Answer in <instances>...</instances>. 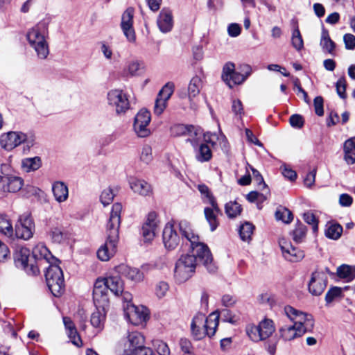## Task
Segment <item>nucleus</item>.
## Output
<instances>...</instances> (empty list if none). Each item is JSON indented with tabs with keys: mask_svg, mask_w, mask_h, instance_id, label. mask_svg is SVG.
Returning a JSON list of instances; mask_svg holds the SVG:
<instances>
[{
	"mask_svg": "<svg viewBox=\"0 0 355 355\" xmlns=\"http://www.w3.org/2000/svg\"><path fill=\"white\" fill-rule=\"evenodd\" d=\"M123 209L121 203H114L106 227V240L96 252L97 257L101 261H107L112 259L117 251L119 239V227L121 214Z\"/></svg>",
	"mask_w": 355,
	"mask_h": 355,
	"instance_id": "nucleus-1",
	"label": "nucleus"
},
{
	"mask_svg": "<svg viewBox=\"0 0 355 355\" xmlns=\"http://www.w3.org/2000/svg\"><path fill=\"white\" fill-rule=\"evenodd\" d=\"M179 227L182 236L190 243V256L196 258V263H201L209 272H215L216 268L212 263L213 258L208 246L199 241V236L194 233L188 222L181 221Z\"/></svg>",
	"mask_w": 355,
	"mask_h": 355,
	"instance_id": "nucleus-2",
	"label": "nucleus"
},
{
	"mask_svg": "<svg viewBox=\"0 0 355 355\" xmlns=\"http://www.w3.org/2000/svg\"><path fill=\"white\" fill-rule=\"evenodd\" d=\"M124 290L123 281L119 275H109L98 278L94 285L93 299L94 302L107 304V293L110 291L119 296Z\"/></svg>",
	"mask_w": 355,
	"mask_h": 355,
	"instance_id": "nucleus-3",
	"label": "nucleus"
},
{
	"mask_svg": "<svg viewBox=\"0 0 355 355\" xmlns=\"http://www.w3.org/2000/svg\"><path fill=\"white\" fill-rule=\"evenodd\" d=\"M48 23L41 21L28 29L26 39L39 59L44 60L49 54V46L47 42Z\"/></svg>",
	"mask_w": 355,
	"mask_h": 355,
	"instance_id": "nucleus-4",
	"label": "nucleus"
},
{
	"mask_svg": "<svg viewBox=\"0 0 355 355\" xmlns=\"http://www.w3.org/2000/svg\"><path fill=\"white\" fill-rule=\"evenodd\" d=\"M218 322L219 315L216 312L211 313L207 318L203 313H197L191 323L193 336L196 340H200L205 336H213L216 333Z\"/></svg>",
	"mask_w": 355,
	"mask_h": 355,
	"instance_id": "nucleus-5",
	"label": "nucleus"
},
{
	"mask_svg": "<svg viewBox=\"0 0 355 355\" xmlns=\"http://www.w3.org/2000/svg\"><path fill=\"white\" fill-rule=\"evenodd\" d=\"M129 94L123 89L113 88L106 94L107 105L113 110L117 116H123L130 108Z\"/></svg>",
	"mask_w": 355,
	"mask_h": 355,
	"instance_id": "nucleus-6",
	"label": "nucleus"
},
{
	"mask_svg": "<svg viewBox=\"0 0 355 355\" xmlns=\"http://www.w3.org/2000/svg\"><path fill=\"white\" fill-rule=\"evenodd\" d=\"M45 270V277L47 286L55 297L60 296L64 291L63 272L58 262H53L43 268Z\"/></svg>",
	"mask_w": 355,
	"mask_h": 355,
	"instance_id": "nucleus-7",
	"label": "nucleus"
},
{
	"mask_svg": "<svg viewBox=\"0 0 355 355\" xmlns=\"http://www.w3.org/2000/svg\"><path fill=\"white\" fill-rule=\"evenodd\" d=\"M21 144L30 148L34 144V139L20 131H10L0 136V147L6 151H12Z\"/></svg>",
	"mask_w": 355,
	"mask_h": 355,
	"instance_id": "nucleus-8",
	"label": "nucleus"
},
{
	"mask_svg": "<svg viewBox=\"0 0 355 355\" xmlns=\"http://www.w3.org/2000/svg\"><path fill=\"white\" fill-rule=\"evenodd\" d=\"M197 265L196 258L190 256V254L181 256L177 261L175 267V280L179 283L187 282L194 274Z\"/></svg>",
	"mask_w": 355,
	"mask_h": 355,
	"instance_id": "nucleus-9",
	"label": "nucleus"
},
{
	"mask_svg": "<svg viewBox=\"0 0 355 355\" xmlns=\"http://www.w3.org/2000/svg\"><path fill=\"white\" fill-rule=\"evenodd\" d=\"M284 312L293 324L302 330V333L304 334L306 332L312 331L314 327L312 315L297 310L291 306H285Z\"/></svg>",
	"mask_w": 355,
	"mask_h": 355,
	"instance_id": "nucleus-10",
	"label": "nucleus"
},
{
	"mask_svg": "<svg viewBox=\"0 0 355 355\" xmlns=\"http://www.w3.org/2000/svg\"><path fill=\"white\" fill-rule=\"evenodd\" d=\"M145 345V338L137 331H128L119 343L121 355H132Z\"/></svg>",
	"mask_w": 355,
	"mask_h": 355,
	"instance_id": "nucleus-11",
	"label": "nucleus"
},
{
	"mask_svg": "<svg viewBox=\"0 0 355 355\" xmlns=\"http://www.w3.org/2000/svg\"><path fill=\"white\" fill-rule=\"evenodd\" d=\"M275 331V327L272 320L265 318L259 322L258 325L248 324L246 333L254 342H259L269 338Z\"/></svg>",
	"mask_w": 355,
	"mask_h": 355,
	"instance_id": "nucleus-12",
	"label": "nucleus"
},
{
	"mask_svg": "<svg viewBox=\"0 0 355 355\" xmlns=\"http://www.w3.org/2000/svg\"><path fill=\"white\" fill-rule=\"evenodd\" d=\"M33 256L37 260V265H31V270L33 275L40 272V268H46L53 262H58L48 248L42 243L37 244L33 249Z\"/></svg>",
	"mask_w": 355,
	"mask_h": 355,
	"instance_id": "nucleus-13",
	"label": "nucleus"
},
{
	"mask_svg": "<svg viewBox=\"0 0 355 355\" xmlns=\"http://www.w3.org/2000/svg\"><path fill=\"white\" fill-rule=\"evenodd\" d=\"M34 232L35 223L31 214L21 215L15 225L14 238L28 241L33 236Z\"/></svg>",
	"mask_w": 355,
	"mask_h": 355,
	"instance_id": "nucleus-14",
	"label": "nucleus"
},
{
	"mask_svg": "<svg viewBox=\"0 0 355 355\" xmlns=\"http://www.w3.org/2000/svg\"><path fill=\"white\" fill-rule=\"evenodd\" d=\"M160 225L158 214L150 211L141 227V236L145 243H150L156 236Z\"/></svg>",
	"mask_w": 355,
	"mask_h": 355,
	"instance_id": "nucleus-15",
	"label": "nucleus"
},
{
	"mask_svg": "<svg viewBox=\"0 0 355 355\" xmlns=\"http://www.w3.org/2000/svg\"><path fill=\"white\" fill-rule=\"evenodd\" d=\"M151 120L150 112L146 109L140 110L136 114L133 123V130L139 137H146L151 133L149 124Z\"/></svg>",
	"mask_w": 355,
	"mask_h": 355,
	"instance_id": "nucleus-16",
	"label": "nucleus"
},
{
	"mask_svg": "<svg viewBox=\"0 0 355 355\" xmlns=\"http://www.w3.org/2000/svg\"><path fill=\"white\" fill-rule=\"evenodd\" d=\"M175 85L173 83H167L159 92L154 106L155 114L161 115L167 106L168 101L174 92Z\"/></svg>",
	"mask_w": 355,
	"mask_h": 355,
	"instance_id": "nucleus-17",
	"label": "nucleus"
},
{
	"mask_svg": "<svg viewBox=\"0 0 355 355\" xmlns=\"http://www.w3.org/2000/svg\"><path fill=\"white\" fill-rule=\"evenodd\" d=\"M328 282L327 275L322 271L312 273L308 284L309 292L315 296L320 295L325 290Z\"/></svg>",
	"mask_w": 355,
	"mask_h": 355,
	"instance_id": "nucleus-18",
	"label": "nucleus"
},
{
	"mask_svg": "<svg viewBox=\"0 0 355 355\" xmlns=\"http://www.w3.org/2000/svg\"><path fill=\"white\" fill-rule=\"evenodd\" d=\"M221 77L230 88L242 84L246 80V76L235 71V65L232 62H227L223 66Z\"/></svg>",
	"mask_w": 355,
	"mask_h": 355,
	"instance_id": "nucleus-19",
	"label": "nucleus"
},
{
	"mask_svg": "<svg viewBox=\"0 0 355 355\" xmlns=\"http://www.w3.org/2000/svg\"><path fill=\"white\" fill-rule=\"evenodd\" d=\"M133 22L134 9L132 8H128L122 14L120 26L123 35L130 42H135L136 40Z\"/></svg>",
	"mask_w": 355,
	"mask_h": 355,
	"instance_id": "nucleus-20",
	"label": "nucleus"
},
{
	"mask_svg": "<svg viewBox=\"0 0 355 355\" xmlns=\"http://www.w3.org/2000/svg\"><path fill=\"white\" fill-rule=\"evenodd\" d=\"M124 311L126 318L134 325L142 324L148 319V310L144 306L126 304Z\"/></svg>",
	"mask_w": 355,
	"mask_h": 355,
	"instance_id": "nucleus-21",
	"label": "nucleus"
},
{
	"mask_svg": "<svg viewBox=\"0 0 355 355\" xmlns=\"http://www.w3.org/2000/svg\"><path fill=\"white\" fill-rule=\"evenodd\" d=\"M279 245L283 257L288 261L297 262L304 257V253L302 250L294 247L288 240L284 238L279 239Z\"/></svg>",
	"mask_w": 355,
	"mask_h": 355,
	"instance_id": "nucleus-22",
	"label": "nucleus"
},
{
	"mask_svg": "<svg viewBox=\"0 0 355 355\" xmlns=\"http://www.w3.org/2000/svg\"><path fill=\"white\" fill-rule=\"evenodd\" d=\"M24 185L23 179L16 175L0 176V192L16 193Z\"/></svg>",
	"mask_w": 355,
	"mask_h": 355,
	"instance_id": "nucleus-23",
	"label": "nucleus"
},
{
	"mask_svg": "<svg viewBox=\"0 0 355 355\" xmlns=\"http://www.w3.org/2000/svg\"><path fill=\"white\" fill-rule=\"evenodd\" d=\"M202 87V81L198 76H193L188 85V100L191 110H196L198 107V97Z\"/></svg>",
	"mask_w": 355,
	"mask_h": 355,
	"instance_id": "nucleus-24",
	"label": "nucleus"
},
{
	"mask_svg": "<svg viewBox=\"0 0 355 355\" xmlns=\"http://www.w3.org/2000/svg\"><path fill=\"white\" fill-rule=\"evenodd\" d=\"M162 239L164 246L169 250H174L180 243V237L174 229L173 223L168 222L163 230Z\"/></svg>",
	"mask_w": 355,
	"mask_h": 355,
	"instance_id": "nucleus-25",
	"label": "nucleus"
},
{
	"mask_svg": "<svg viewBox=\"0 0 355 355\" xmlns=\"http://www.w3.org/2000/svg\"><path fill=\"white\" fill-rule=\"evenodd\" d=\"M30 250L24 247L17 248L14 253V261L17 268L25 270L28 273H32L31 270L32 263H30Z\"/></svg>",
	"mask_w": 355,
	"mask_h": 355,
	"instance_id": "nucleus-26",
	"label": "nucleus"
},
{
	"mask_svg": "<svg viewBox=\"0 0 355 355\" xmlns=\"http://www.w3.org/2000/svg\"><path fill=\"white\" fill-rule=\"evenodd\" d=\"M131 190L141 196H150L153 193L152 186L142 179L130 177L128 180Z\"/></svg>",
	"mask_w": 355,
	"mask_h": 355,
	"instance_id": "nucleus-27",
	"label": "nucleus"
},
{
	"mask_svg": "<svg viewBox=\"0 0 355 355\" xmlns=\"http://www.w3.org/2000/svg\"><path fill=\"white\" fill-rule=\"evenodd\" d=\"M157 26L162 33H168L172 30L173 26V15L171 10L163 9L157 18Z\"/></svg>",
	"mask_w": 355,
	"mask_h": 355,
	"instance_id": "nucleus-28",
	"label": "nucleus"
},
{
	"mask_svg": "<svg viewBox=\"0 0 355 355\" xmlns=\"http://www.w3.org/2000/svg\"><path fill=\"white\" fill-rule=\"evenodd\" d=\"M210 205L211 207L205 208L204 214L205 218L210 226V230L213 232L219 225L218 215L220 213V209L217 203Z\"/></svg>",
	"mask_w": 355,
	"mask_h": 355,
	"instance_id": "nucleus-29",
	"label": "nucleus"
},
{
	"mask_svg": "<svg viewBox=\"0 0 355 355\" xmlns=\"http://www.w3.org/2000/svg\"><path fill=\"white\" fill-rule=\"evenodd\" d=\"M144 64L139 60H131L125 65L122 71V76L131 78L140 76L144 71Z\"/></svg>",
	"mask_w": 355,
	"mask_h": 355,
	"instance_id": "nucleus-30",
	"label": "nucleus"
},
{
	"mask_svg": "<svg viewBox=\"0 0 355 355\" xmlns=\"http://www.w3.org/2000/svg\"><path fill=\"white\" fill-rule=\"evenodd\" d=\"M52 192L55 200L58 203L67 200L69 198V189L67 185L62 181H56L52 184Z\"/></svg>",
	"mask_w": 355,
	"mask_h": 355,
	"instance_id": "nucleus-31",
	"label": "nucleus"
},
{
	"mask_svg": "<svg viewBox=\"0 0 355 355\" xmlns=\"http://www.w3.org/2000/svg\"><path fill=\"white\" fill-rule=\"evenodd\" d=\"M97 309L91 315V324L96 328L101 329L105 320V306L107 304L95 302Z\"/></svg>",
	"mask_w": 355,
	"mask_h": 355,
	"instance_id": "nucleus-32",
	"label": "nucleus"
},
{
	"mask_svg": "<svg viewBox=\"0 0 355 355\" xmlns=\"http://www.w3.org/2000/svg\"><path fill=\"white\" fill-rule=\"evenodd\" d=\"M279 336L284 341H291L304 335L300 329H297L293 324L282 327L279 330Z\"/></svg>",
	"mask_w": 355,
	"mask_h": 355,
	"instance_id": "nucleus-33",
	"label": "nucleus"
},
{
	"mask_svg": "<svg viewBox=\"0 0 355 355\" xmlns=\"http://www.w3.org/2000/svg\"><path fill=\"white\" fill-rule=\"evenodd\" d=\"M21 168L24 172L29 173L38 170L42 166L40 157H27L21 160Z\"/></svg>",
	"mask_w": 355,
	"mask_h": 355,
	"instance_id": "nucleus-34",
	"label": "nucleus"
},
{
	"mask_svg": "<svg viewBox=\"0 0 355 355\" xmlns=\"http://www.w3.org/2000/svg\"><path fill=\"white\" fill-rule=\"evenodd\" d=\"M345 159L350 164L355 163V137L347 139L344 144Z\"/></svg>",
	"mask_w": 355,
	"mask_h": 355,
	"instance_id": "nucleus-35",
	"label": "nucleus"
},
{
	"mask_svg": "<svg viewBox=\"0 0 355 355\" xmlns=\"http://www.w3.org/2000/svg\"><path fill=\"white\" fill-rule=\"evenodd\" d=\"M320 44L323 51L328 52L331 55H334L336 44L330 38L328 31L324 28L322 31Z\"/></svg>",
	"mask_w": 355,
	"mask_h": 355,
	"instance_id": "nucleus-36",
	"label": "nucleus"
},
{
	"mask_svg": "<svg viewBox=\"0 0 355 355\" xmlns=\"http://www.w3.org/2000/svg\"><path fill=\"white\" fill-rule=\"evenodd\" d=\"M120 271L123 273L128 279L135 282H141L143 280V273L136 268H130L127 266H120Z\"/></svg>",
	"mask_w": 355,
	"mask_h": 355,
	"instance_id": "nucleus-37",
	"label": "nucleus"
},
{
	"mask_svg": "<svg viewBox=\"0 0 355 355\" xmlns=\"http://www.w3.org/2000/svg\"><path fill=\"white\" fill-rule=\"evenodd\" d=\"M337 275L345 282H349L355 278V267L343 264L338 268Z\"/></svg>",
	"mask_w": 355,
	"mask_h": 355,
	"instance_id": "nucleus-38",
	"label": "nucleus"
},
{
	"mask_svg": "<svg viewBox=\"0 0 355 355\" xmlns=\"http://www.w3.org/2000/svg\"><path fill=\"white\" fill-rule=\"evenodd\" d=\"M196 148V157L198 161L200 162L209 161L211 157L212 153L209 146L205 144H200Z\"/></svg>",
	"mask_w": 355,
	"mask_h": 355,
	"instance_id": "nucleus-39",
	"label": "nucleus"
},
{
	"mask_svg": "<svg viewBox=\"0 0 355 355\" xmlns=\"http://www.w3.org/2000/svg\"><path fill=\"white\" fill-rule=\"evenodd\" d=\"M342 232L343 227L338 223H328L326 225L325 235L331 239H338Z\"/></svg>",
	"mask_w": 355,
	"mask_h": 355,
	"instance_id": "nucleus-40",
	"label": "nucleus"
},
{
	"mask_svg": "<svg viewBox=\"0 0 355 355\" xmlns=\"http://www.w3.org/2000/svg\"><path fill=\"white\" fill-rule=\"evenodd\" d=\"M205 137L201 131L189 129L186 141L190 142L193 148H197L204 140L207 141Z\"/></svg>",
	"mask_w": 355,
	"mask_h": 355,
	"instance_id": "nucleus-41",
	"label": "nucleus"
},
{
	"mask_svg": "<svg viewBox=\"0 0 355 355\" xmlns=\"http://www.w3.org/2000/svg\"><path fill=\"white\" fill-rule=\"evenodd\" d=\"M0 233L8 238L14 239V229L9 218L0 216Z\"/></svg>",
	"mask_w": 355,
	"mask_h": 355,
	"instance_id": "nucleus-42",
	"label": "nucleus"
},
{
	"mask_svg": "<svg viewBox=\"0 0 355 355\" xmlns=\"http://www.w3.org/2000/svg\"><path fill=\"white\" fill-rule=\"evenodd\" d=\"M225 211L229 218H234L241 214L242 207L236 201H230L225 205Z\"/></svg>",
	"mask_w": 355,
	"mask_h": 355,
	"instance_id": "nucleus-43",
	"label": "nucleus"
},
{
	"mask_svg": "<svg viewBox=\"0 0 355 355\" xmlns=\"http://www.w3.org/2000/svg\"><path fill=\"white\" fill-rule=\"evenodd\" d=\"M198 189L201 194V198L204 203L209 205H215V203H217L212 193L207 185L203 184H198Z\"/></svg>",
	"mask_w": 355,
	"mask_h": 355,
	"instance_id": "nucleus-44",
	"label": "nucleus"
},
{
	"mask_svg": "<svg viewBox=\"0 0 355 355\" xmlns=\"http://www.w3.org/2000/svg\"><path fill=\"white\" fill-rule=\"evenodd\" d=\"M254 226L252 224L245 222L239 229L241 239L244 241H249L253 233Z\"/></svg>",
	"mask_w": 355,
	"mask_h": 355,
	"instance_id": "nucleus-45",
	"label": "nucleus"
},
{
	"mask_svg": "<svg viewBox=\"0 0 355 355\" xmlns=\"http://www.w3.org/2000/svg\"><path fill=\"white\" fill-rule=\"evenodd\" d=\"M291 43L293 48L300 51L304 48V42L300 31L297 27L292 33Z\"/></svg>",
	"mask_w": 355,
	"mask_h": 355,
	"instance_id": "nucleus-46",
	"label": "nucleus"
},
{
	"mask_svg": "<svg viewBox=\"0 0 355 355\" xmlns=\"http://www.w3.org/2000/svg\"><path fill=\"white\" fill-rule=\"evenodd\" d=\"M306 232V227L302 223H297L296 225L295 228L292 232V236L293 240L300 243L302 241V239L305 237Z\"/></svg>",
	"mask_w": 355,
	"mask_h": 355,
	"instance_id": "nucleus-47",
	"label": "nucleus"
},
{
	"mask_svg": "<svg viewBox=\"0 0 355 355\" xmlns=\"http://www.w3.org/2000/svg\"><path fill=\"white\" fill-rule=\"evenodd\" d=\"M275 216L277 220H282L284 223H288L293 220V214L290 210L282 208L277 210Z\"/></svg>",
	"mask_w": 355,
	"mask_h": 355,
	"instance_id": "nucleus-48",
	"label": "nucleus"
},
{
	"mask_svg": "<svg viewBox=\"0 0 355 355\" xmlns=\"http://www.w3.org/2000/svg\"><path fill=\"white\" fill-rule=\"evenodd\" d=\"M342 295V288L335 286L331 288L325 295V300L327 303H331L337 298L340 297Z\"/></svg>",
	"mask_w": 355,
	"mask_h": 355,
	"instance_id": "nucleus-49",
	"label": "nucleus"
},
{
	"mask_svg": "<svg viewBox=\"0 0 355 355\" xmlns=\"http://www.w3.org/2000/svg\"><path fill=\"white\" fill-rule=\"evenodd\" d=\"M114 197V193L111 188L105 189L100 196V200L104 206L110 205Z\"/></svg>",
	"mask_w": 355,
	"mask_h": 355,
	"instance_id": "nucleus-50",
	"label": "nucleus"
},
{
	"mask_svg": "<svg viewBox=\"0 0 355 355\" xmlns=\"http://www.w3.org/2000/svg\"><path fill=\"white\" fill-rule=\"evenodd\" d=\"M153 346L159 355H170L171 354L168 345L162 340L155 341Z\"/></svg>",
	"mask_w": 355,
	"mask_h": 355,
	"instance_id": "nucleus-51",
	"label": "nucleus"
},
{
	"mask_svg": "<svg viewBox=\"0 0 355 355\" xmlns=\"http://www.w3.org/2000/svg\"><path fill=\"white\" fill-rule=\"evenodd\" d=\"M49 234L51 239L55 243H60L66 239L64 233L59 227L52 228Z\"/></svg>",
	"mask_w": 355,
	"mask_h": 355,
	"instance_id": "nucleus-52",
	"label": "nucleus"
},
{
	"mask_svg": "<svg viewBox=\"0 0 355 355\" xmlns=\"http://www.w3.org/2000/svg\"><path fill=\"white\" fill-rule=\"evenodd\" d=\"M168 288L169 286L166 282H159L155 285V293L158 298L161 299L166 295Z\"/></svg>",
	"mask_w": 355,
	"mask_h": 355,
	"instance_id": "nucleus-53",
	"label": "nucleus"
},
{
	"mask_svg": "<svg viewBox=\"0 0 355 355\" xmlns=\"http://www.w3.org/2000/svg\"><path fill=\"white\" fill-rule=\"evenodd\" d=\"M140 159L146 164H149L152 161V148L150 146L146 145L142 148Z\"/></svg>",
	"mask_w": 355,
	"mask_h": 355,
	"instance_id": "nucleus-54",
	"label": "nucleus"
},
{
	"mask_svg": "<svg viewBox=\"0 0 355 355\" xmlns=\"http://www.w3.org/2000/svg\"><path fill=\"white\" fill-rule=\"evenodd\" d=\"M268 191L267 190L266 194L260 193L257 191H251L247 195V199L248 201L251 202H254L256 201L263 202L266 200L267 195L268 194Z\"/></svg>",
	"mask_w": 355,
	"mask_h": 355,
	"instance_id": "nucleus-55",
	"label": "nucleus"
},
{
	"mask_svg": "<svg viewBox=\"0 0 355 355\" xmlns=\"http://www.w3.org/2000/svg\"><path fill=\"white\" fill-rule=\"evenodd\" d=\"M303 218L306 223L312 226L313 232H316L318 230V221L315 215L312 212L307 211L304 213Z\"/></svg>",
	"mask_w": 355,
	"mask_h": 355,
	"instance_id": "nucleus-56",
	"label": "nucleus"
},
{
	"mask_svg": "<svg viewBox=\"0 0 355 355\" xmlns=\"http://www.w3.org/2000/svg\"><path fill=\"white\" fill-rule=\"evenodd\" d=\"M67 334L71 343L77 347H80L82 345V340L80 336L78 335L76 328L71 329L70 330L67 331Z\"/></svg>",
	"mask_w": 355,
	"mask_h": 355,
	"instance_id": "nucleus-57",
	"label": "nucleus"
},
{
	"mask_svg": "<svg viewBox=\"0 0 355 355\" xmlns=\"http://www.w3.org/2000/svg\"><path fill=\"white\" fill-rule=\"evenodd\" d=\"M336 91L337 94L339 95V96L342 98H346V80L345 78H340L336 85Z\"/></svg>",
	"mask_w": 355,
	"mask_h": 355,
	"instance_id": "nucleus-58",
	"label": "nucleus"
},
{
	"mask_svg": "<svg viewBox=\"0 0 355 355\" xmlns=\"http://www.w3.org/2000/svg\"><path fill=\"white\" fill-rule=\"evenodd\" d=\"M313 105L315 112L317 115L321 116L324 114L323 98L322 96H317L314 98Z\"/></svg>",
	"mask_w": 355,
	"mask_h": 355,
	"instance_id": "nucleus-59",
	"label": "nucleus"
},
{
	"mask_svg": "<svg viewBox=\"0 0 355 355\" xmlns=\"http://www.w3.org/2000/svg\"><path fill=\"white\" fill-rule=\"evenodd\" d=\"M345 48L352 50L355 48V36L352 34H345L343 37Z\"/></svg>",
	"mask_w": 355,
	"mask_h": 355,
	"instance_id": "nucleus-60",
	"label": "nucleus"
},
{
	"mask_svg": "<svg viewBox=\"0 0 355 355\" xmlns=\"http://www.w3.org/2000/svg\"><path fill=\"white\" fill-rule=\"evenodd\" d=\"M232 110L235 115H241L243 114V107L241 101L239 99H234L232 101Z\"/></svg>",
	"mask_w": 355,
	"mask_h": 355,
	"instance_id": "nucleus-61",
	"label": "nucleus"
},
{
	"mask_svg": "<svg viewBox=\"0 0 355 355\" xmlns=\"http://www.w3.org/2000/svg\"><path fill=\"white\" fill-rule=\"evenodd\" d=\"M252 171L253 178L257 182V183L260 186V187H261L260 189L261 190H263V189L267 190L268 189L267 185L264 182L263 179L262 178V176L261 175V174L259 173V172L253 168H252Z\"/></svg>",
	"mask_w": 355,
	"mask_h": 355,
	"instance_id": "nucleus-62",
	"label": "nucleus"
},
{
	"mask_svg": "<svg viewBox=\"0 0 355 355\" xmlns=\"http://www.w3.org/2000/svg\"><path fill=\"white\" fill-rule=\"evenodd\" d=\"M241 28L238 24H231L227 27V32L230 37H236L241 34Z\"/></svg>",
	"mask_w": 355,
	"mask_h": 355,
	"instance_id": "nucleus-63",
	"label": "nucleus"
},
{
	"mask_svg": "<svg viewBox=\"0 0 355 355\" xmlns=\"http://www.w3.org/2000/svg\"><path fill=\"white\" fill-rule=\"evenodd\" d=\"M282 173L283 175L289 179L290 180H295L297 177V174L295 171L289 168L288 166L284 165L281 167Z\"/></svg>",
	"mask_w": 355,
	"mask_h": 355,
	"instance_id": "nucleus-64",
	"label": "nucleus"
}]
</instances>
